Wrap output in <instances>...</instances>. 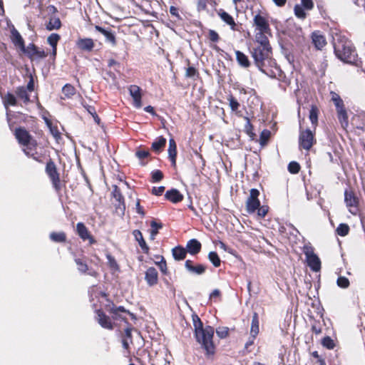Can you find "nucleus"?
<instances>
[{
    "instance_id": "2eb2a0df",
    "label": "nucleus",
    "mask_w": 365,
    "mask_h": 365,
    "mask_svg": "<svg viewBox=\"0 0 365 365\" xmlns=\"http://www.w3.org/2000/svg\"><path fill=\"white\" fill-rule=\"evenodd\" d=\"M145 281L149 286H153L158 283V274L155 268L150 267L145 272Z\"/></svg>"
},
{
    "instance_id": "bb28decb",
    "label": "nucleus",
    "mask_w": 365,
    "mask_h": 365,
    "mask_svg": "<svg viewBox=\"0 0 365 365\" xmlns=\"http://www.w3.org/2000/svg\"><path fill=\"white\" fill-rule=\"evenodd\" d=\"M166 144V139L162 136L158 138L151 145V148L157 153L161 152Z\"/></svg>"
},
{
    "instance_id": "aec40b11",
    "label": "nucleus",
    "mask_w": 365,
    "mask_h": 365,
    "mask_svg": "<svg viewBox=\"0 0 365 365\" xmlns=\"http://www.w3.org/2000/svg\"><path fill=\"white\" fill-rule=\"evenodd\" d=\"M165 197L173 203H178L183 200V195L176 189H171L166 192Z\"/></svg>"
},
{
    "instance_id": "39448f33",
    "label": "nucleus",
    "mask_w": 365,
    "mask_h": 365,
    "mask_svg": "<svg viewBox=\"0 0 365 365\" xmlns=\"http://www.w3.org/2000/svg\"><path fill=\"white\" fill-rule=\"evenodd\" d=\"M113 197L115 200L113 205L115 206V211L118 215L123 216L125 213V205L124 203V198L121 194L120 188L116 185H113V190L112 192Z\"/></svg>"
},
{
    "instance_id": "c03bdc74",
    "label": "nucleus",
    "mask_w": 365,
    "mask_h": 365,
    "mask_svg": "<svg viewBox=\"0 0 365 365\" xmlns=\"http://www.w3.org/2000/svg\"><path fill=\"white\" fill-rule=\"evenodd\" d=\"M60 39V36L57 34H51L47 38L48 43L52 47H56L58 41Z\"/></svg>"
},
{
    "instance_id": "ea45409f",
    "label": "nucleus",
    "mask_w": 365,
    "mask_h": 365,
    "mask_svg": "<svg viewBox=\"0 0 365 365\" xmlns=\"http://www.w3.org/2000/svg\"><path fill=\"white\" fill-rule=\"evenodd\" d=\"M4 106H15L16 104V100L15 96L11 93H7L4 98Z\"/></svg>"
},
{
    "instance_id": "1a4fd4ad",
    "label": "nucleus",
    "mask_w": 365,
    "mask_h": 365,
    "mask_svg": "<svg viewBox=\"0 0 365 365\" xmlns=\"http://www.w3.org/2000/svg\"><path fill=\"white\" fill-rule=\"evenodd\" d=\"M76 232L81 240L83 241L88 240L90 245L95 244L96 240L90 234L88 228L83 222H78L76 225Z\"/></svg>"
},
{
    "instance_id": "7ed1b4c3",
    "label": "nucleus",
    "mask_w": 365,
    "mask_h": 365,
    "mask_svg": "<svg viewBox=\"0 0 365 365\" xmlns=\"http://www.w3.org/2000/svg\"><path fill=\"white\" fill-rule=\"evenodd\" d=\"M334 51L337 57L344 61H351L354 52L351 42L347 40H340L334 43Z\"/></svg>"
},
{
    "instance_id": "6e6552de",
    "label": "nucleus",
    "mask_w": 365,
    "mask_h": 365,
    "mask_svg": "<svg viewBox=\"0 0 365 365\" xmlns=\"http://www.w3.org/2000/svg\"><path fill=\"white\" fill-rule=\"evenodd\" d=\"M259 191L257 189H251L250 195L246 201V209L248 213H254L260 205L258 199Z\"/></svg>"
},
{
    "instance_id": "b1692460",
    "label": "nucleus",
    "mask_w": 365,
    "mask_h": 365,
    "mask_svg": "<svg viewBox=\"0 0 365 365\" xmlns=\"http://www.w3.org/2000/svg\"><path fill=\"white\" fill-rule=\"evenodd\" d=\"M95 29L96 30L101 33L106 37V41L110 43L112 46H115L116 41L113 33H112L110 31L106 30L99 26H96Z\"/></svg>"
},
{
    "instance_id": "4be33fe9",
    "label": "nucleus",
    "mask_w": 365,
    "mask_h": 365,
    "mask_svg": "<svg viewBox=\"0 0 365 365\" xmlns=\"http://www.w3.org/2000/svg\"><path fill=\"white\" fill-rule=\"evenodd\" d=\"M76 45L81 50L91 51L94 47L93 41L91 38H79Z\"/></svg>"
},
{
    "instance_id": "a878e982",
    "label": "nucleus",
    "mask_w": 365,
    "mask_h": 365,
    "mask_svg": "<svg viewBox=\"0 0 365 365\" xmlns=\"http://www.w3.org/2000/svg\"><path fill=\"white\" fill-rule=\"evenodd\" d=\"M259 317L257 313L255 312L252 316L251 328H250V334L253 337H257L259 334Z\"/></svg>"
},
{
    "instance_id": "09e8293b",
    "label": "nucleus",
    "mask_w": 365,
    "mask_h": 365,
    "mask_svg": "<svg viewBox=\"0 0 365 365\" xmlns=\"http://www.w3.org/2000/svg\"><path fill=\"white\" fill-rule=\"evenodd\" d=\"M300 166L297 162H291L288 165V170L291 173L295 174L299 171Z\"/></svg>"
},
{
    "instance_id": "bf43d9fd",
    "label": "nucleus",
    "mask_w": 365,
    "mask_h": 365,
    "mask_svg": "<svg viewBox=\"0 0 365 365\" xmlns=\"http://www.w3.org/2000/svg\"><path fill=\"white\" fill-rule=\"evenodd\" d=\"M114 180H117L118 182H123L125 180V175L124 173H120L119 171H116V173L114 174Z\"/></svg>"
},
{
    "instance_id": "473e14b6",
    "label": "nucleus",
    "mask_w": 365,
    "mask_h": 365,
    "mask_svg": "<svg viewBox=\"0 0 365 365\" xmlns=\"http://www.w3.org/2000/svg\"><path fill=\"white\" fill-rule=\"evenodd\" d=\"M62 93L65 98H70L76 93V88L71 84H66L62 88Z\"/></svg>"
},
{
    "instance_id": "a19ab883",
    "label": "nucleus",
    "mask_w": 365,
    "mask_h": 365,
    "mask_svg": "<svg viewBox=\"0 0 365 365\" xmlns=\"http://www.w3.org/2000/svg\"><path fill=\"white\" fill-rule=\"evenodd\" d=\"M309 119L313 125H317L318 121V109L317 107L312 106V108L309 111Z\"/></svg>"
},
{
    "instance_id": "603ef678",
    "label": "nucleus",
    "mask_w": 365,
    "mask_h": 365,
    "mask_svg": "<svg viewBox=\"0 0 365 365\" xmlns=\"http://www.w3.org/2000/svg\"><path fill=\"white\" fill-rule=\"evenodd\" d=\"M217 335L221 338H225L228 335V328L227 327H219L216 330Z\"/></svg>"
},
{
    "instance_id": "cd10ccee",
    "label": "nucleus",
    "mask_w": 365,
    "mask_h": 365,
    "mask_svg": "<svg viewBox=\"0 0 365 365\" xmlns=\"http://www.w3.org/2000/svg\"><path fill=\"white\" fill-rule=\"evenodd\" d=\"M173 257L175 260H182L185 258L187 251L182 247H176L172 250Z\"/></svg>"
},
{
    "instance_id": "e2e57ef3",
    "label": "nucleus",
    "mask_w": 365,
    "mask_h": 365,
    "mask_svg": "<svg viewBox=\"0 0 365 365\" xmlns=\"http://www.w3.org/2000/svg\"><path fill=\"white\" fill-rule=\"evenodd\" d=\"M165 190V187L160 186L158 187H154L153 188V193L155 195H161Z\"/></svg>"
},
{
    "instance_id": "6ab92c4d",
    "label": "nucleus",
    "mask_w": 365,
    "mask_h": 365,
    "mask_svg": "<svg viewBox=\"0 0 365 365\" xmlns=\"http://www.w3.org/2000/svg\"><path fill=\"white\" fill-rule=\"evenodd\" d=\"M97 320L102 327L108 329H113L112 322L109 317L105 315L101 310L97 311Z\"/></svg>"
},
{
    "instance_id": "49530a36",
    "label": "nucleus",
    "mask_w": 365,
    "mask_h": 365,
    "mask_svg": "<svg viewBox=\"0 0 365 365\" xmlns=\"http://www.w3.org/2000/svg\"><path fill=\"white\" fill-rule=\"evenodd\" d=\"M150 152L147 150H138L135 152V156L140 160H143V159L149 157Z\"/></svg>"
},
{
    "instance_id": "4468645a",
    "label": "nucleus",
    "mask_w": 365,
    "mask_h": 365,
    "mask_svg": "<svg viewBox=\"0 0 365 365\" xmlns=\"http://www.w3.org/2000/svg\"><path fill=\"white\" fill-rule=\"evenodd\" d=\"M254 24L259 31L269 32V26L267 19L261 15H256L254 18Z\"/></svg>"
},
{
    "instance_id": "393cba45",
    "label": "nucleus",
    "mask_w": 365,
    "mask_h": 365,
    "mask_svg": "<svg viewBox=\"0 0 365 365\" xmlns=\"http://www.w3.org/2000/svg\"><path fill=\"white\" fill-rule=\"evenodd\" d=\"M168 155L173 165H175L176 155H177V146L174 139L169 140Z\"/></svg>"
},
{
    "instance_id": "338daca9",
    "label": "nucleus",
    "mask_w": 365,
    "mask_h": 365,
    "mask_svg": "<svg viewBox=\"0 0 365 365\" xmlns=\"http://www.w3.org/2000/svg\"><path fill=\"white\" fill-rule=\"evenodd\" d=\"M220 295V292L219 289H214L211 294H210V299H212L215 297H218Z\"/></svg>"
},
{
    "instance_id": "0eeeda50",
    "label": "nucleus",
    "mask_w": 365,
    "mask_h": 365,
    "mask_svg": "<svg viewBox=\"0 0 365 365\" xmlns=\"http://www.w3.org/2000/svg\"><path fill=\"white\" fill-rule=\"evenodd\" d=\"M304 252L310 269L314 272H319L321 269V261L318 256L314 254L312 248L305 247Z\"/></svg>"
},
{
    "instance_id": "9b49d317",
    "label": "nucleus",
    "mask_w": 365,
    "mask_h": 365,
    "mask_svg": "<svg viewBox=\"0 0 365 365\" xmlns=\"http://www.w3.org/2000/svg\"><path fill=\"white\" fill-rule=\"evenodd\" d=\"M46 173L52 182H59V174L58 173L56 165L52 160H49L46 163Z\"/></svg>"
},
{
    "instance_id": "de8ad7c7",
    "label": "nucleus",
    "mask_w": 365,
    "mask_h": 365,
    "mask_svg": "<svg viewBox=\"0 0 365 365\" xmlns=\"http://www.w3.org/2000/svg\"><path fill=\"white\" fill-rule=\"evenodd\" d=\"M152 175V180L154 182H158L163 180V173L159 170H153L151 173Z\"/></svg>"
},
{
    "instance_id": "7c9ffc66",
    "label": "nucleus",
    "mask_w": 365,
    "mask_h": 365,
    "mask_svg": "<svg viewBox=\"0 0 365 365\" xmlns=\"http://www.w3.org/2000/svg\"><path fill=\"white\" fill-rule=\"evenodd\" d=\"M268 32H262V31H258L256 33L255 35V40L257 43H259L258 46H270L269 43V41L267 37L265 36V34H267Z\"/></svg>"
},
{
    "instance_id": "ddd939ff",
    "label": "nucleus",
    "mask_w": 365,
    "mask_h": 365,
    "mask_svg": "<svg viewBox=\"0 0 365 365\" xmlns=\"http://www.w3.org/2000/svg\"><path fill=\"white\" fill-rule=\"evenodd\" d=\"M140 91H141V89L140 88V87H138V86H135V85H132L129 88L130 94L133 99V104L138 108H139L142 106V103H141L142 96H141Z\"/></svg>"
},
{
    "instance_id": "680f3d73",
    "label": "nucleus",
    "mask_w": 365,
    "mask_h": 365,
    "mask_svg": "<svg viewBox=\"0 0 365 365\" xmlns=\"http://www.w3.org/2000/svg\"><path fill=\"white\" fill-rule=\"evenodd\" d=\"M197 74V70L194 67H189L186 70L185 76L189 78H192Z\"/></svg>"
},
{
    "instance_id": "4d7b16f0",
    "label": "nucleus",
    "mask_w": 365,
    "mask_h": 365,
    "mask_svg": "<svg viewBox=\"0 0 365 365\" xmlns=\"http://www.w3.org/2000/svg\"><path fill=\"white\" fill-rule=\"evenodd\" d=\"M230 106L232 110H237L240 106L239 103L236 99H235L232 96H230L228 98Z\"/></svg>"
},
{
    "instance_id": "6e6d98bb",
    "label": "nucleus",
    "mask_w": 365,
    "mask_h": 365,
    "mask_svg": "<svg viewBox=\"0 0 365 365\" xmlns=\"http://www.w3.org/2000/svg\"><path fill=\"white\" fill-rule=\"evenodd\" d=\"M301 6L307 10H312L314 8V2L312 0H301Z\"/></svg>"
},
{
    "instance_id": "20e7f679",
    "label": "nucleus",
    "mask_w": 365,
    "mask_h": 365,
    "mask_svg": "<svg viewBox=\"0 0 365 365\" xmlns=\"http://www.w3.org/2000/svg\"><path fill=\"white\" fill-rule=\"evenodd\" d=\"M271 49L270 46H257L256 48H253L252 56L255 59V64L261 70L264 65V61L270 58Z\"/></svg>"
},
{
    "instance_id": "a211bd4d",
    "label": "nucleus",
    "mask_w": 365,
    "mask_h": 365,
    "mask_svg": "<svg viewBox=\"0 0 365 365\" xmlns=\"http://www.w3.org/2000/svg\"><path fill=\"white\" fill-rule=\"evenodd\" d=\"M74 261L76 264L78 270L81 273L84 274L86 273L87 271H89L88 273L89 275L93 277H96L98 275V273L95 270H89L88 266L85 261H83L80 258H75Z\"/></svg>"
},
{
    "instance_id": "72a5a7b5",
    "label": "nucleus",
    "mask_w": 365,
    "mask_h": 365,
    "mask_svg": "<svg viewBox=\"0 0 365 365\" xmlns=\"http://www.w3.org/2000/svg\"><path fill=\"white\" fill-rule=\"evenodd\" d=\"M50 238L51 240L56 242H63L66 241V234L63 232H51L50 234Z\"/></svg>"
},
{
    "instance_id": "2f4dec72",
    "label": "nucleus",
    "mask_w": 365,
    "mask_h": 365,
    "mask_svg": "<svg viewBox=\"0 0 365 365\" xmlns=\"http://www.w3.org/2000/svg\"><path fill=\"white\" fill-rule=\"evenodd\" d=\"M61 26V23L59 18L53 16L50 18L49 21L46 25V29L48 31H52L60 29Z\"/></svg>"
},
{
    "instance_id": "c756f323",
    "label": "nucleus",
    "mask_w": 365,
    "mask_h": 365,
    "mask_svg": "<svg viewBox=\"0 0 365 365\" xmlns=\"http://www.w3.org/2000/svg\"><path fill=\"white\" fill-rule=\"evenodd\" d=\"M338 118L341 123L342 126H346L348 125V115L346 110L343 106L336 108Z\"/></svg>"
},
{
    "instance_id": "8fccbe9b",
    "label": "nucleus",
    "mask_w": 365,
    "mask_h": 365,
    "mask_svg": "<svg viewBox=\"0 0 365 365\" xmlns=\"http://www.w3.org/2000/svg\"><path fill=\"white\" fill-rule=\"evenodd\" d=\"M337 285L341 288H346L349 285V281L345 277H339L337 279Z\"/></svg>"
},
{
    "instance_id": "58836bf2",
    "label": "nucleus",
    "mask_w": 365,
    "mask_h": 365,
    "mask_svg": "<svg viewBox=\"0 0 365 365\" xmlns=\"http://www.w3.org/2000/svg\"><path fill=\"white\" fill-rule=\"evenodd\" d=\"M150 226H151L150 238L152 240H154L155 235L158 232V230L162 228V224L161 223H158V222H156L155 221L153 220V221H152L150 222Z\"/></svg>"
},
{
    "instance_id": "f704fd0d",
    "label": "nucleus",
    "mask_w": 365,
    "mask_h": 365,
    "mask_svg": "<svg viewBox=\"0 0 365 365\" xmlns=\"http://www.w3.org/2000/svg\"><path fill=\"white\" fill-rule=\"evenodd\" d=\"M219 15L222 20H223L228 25H230L232 27L235 26V23L233 18L228 13L225 11H220L219 13Z\"/></svg>"
},
{
    "instance_id": "864d4df0",
    "label": "nucleus",
    "mask_w": 365,
    "mask_h": 365,
    "mask_svg": "<svg viewBox=\"0 0 365 365\" xmlns=\"http://www.w3.org/2000/svg\"><path fill=\"white\" fill-rule=\"evenodd\" d=\"M312 330L316 334H320L322 331V326L321 323L319 322H314L312 325Z\"/></svg>"
},
{
    "instance_id": "f8f14e48",
    "label": "nucleus",
    "mask_w": 365,
    "mask_h": 365,
    "mask_svg": "<svg viewBox=\"0 0 365 365\" xmlns=\"http://www.w3.org/2000/svg\"><path fill=\"white\" fill-rule=\"evenodd\" d=\"M186 269L192 274L197 275L202 274L206 270V266L199 264L194 265L191 260H186L185 263Z\"/></svg>"
},
{
    "instance_id": "052dcab7",
    "label": "nucleus",
    "mask_w": 365,
    "mask_h": 365,
    "mask_svg": "<svg viewBox=\"0 0 365 365\" xmlns=\"http://www.w3.org/2000/svg\"><path fill=\"white\" fill-rule=\"evenodd\" d=\"M209 38L213 42H217L219 40V35L214 30L209 31Z\"/></svg>"
},
{
    "instance_id": "423d86ee",
    "label": "nucleus",
    "mask_w": 365,
    "mask_h": 365,
    "mask_svg": "<svg viewBox=\"0 0 365 365\" xmlns=\"http://www.w3.org/2000/svg\"><path fill=\"white\" fill-rule=\"evenodd\" d=\"M315 142L314 133L309 129L301 130L299 136L300 148L309 150Z\"/></svg>"
},
{
    "instance_id": "9d476101",
    "label": "nucleus",
    "mask_w": 365,
    "mask_h": 365,
    "mask_svg": "<svg viewBox=\"0 0 365 365\" xmlns=\"http://www.w3.org/2000/svg\"><path fill=\"white\" fill-rule=\"evenodd\" d=\"M344 201L349 211L354 213L356 211L357 198L351 190H346L344 192Z\"/></svg>"
},
{
    "instance_id": "37998d69",
    "label": "nucleus",
    "mask_w": 365,
    "mask_h": 365,
    "mask_svg": "<svg viewBox=\"0 0 365 365\" xmlns=\"http://www.w3.org/2000/svg\"><path fill=\"white\" fill-rule=\"evenodd\" d=\"M349 231V227L346 224H340L336 228V232L340 236H346Z\"/></svg>"
},
{
    "instance_id": "dca6fc26",
    "label": "nucleus",
    "mask_w": 365,
    "mask_h": 365,
    "mask_svg": "<svg viewBox=\"0 0 365 365\" xmlns=\"http://www.w3.org/2000/svg\"><path fill=\"white\" fill-rule=\"evenodd\" d=\"M27 51L32 60L43 58L46 56V53L43 50L40 49L33 44L28 47Z\"/></svg>"
},
{
    "instance_id": "774afa93",
    "label": "nucleus",
    "mask_w": 365,
    "mask_h": 365,
    "mask_svg": "<svg viewBox=\"0 0 365 365\" xmlns=\"http://www.w3.org/2000/svg\"><path fill=\"white\" fill-rule=\"evenodd\" d=\"M16 42L21 47H22V48L24 47V40L19 34H17V35L16 36Z\"/></svg>"
},
{
    "instance_id": "79ce46f5",
    "label": "nucleus",
    "mask_w": 365,
    "mask_h": 365,
    "mask_svg": "<svg viewBox=\"0 0 365 365\" xmlns=\"http://www.w3.org/2000/svg\"><path fill=\"white\" fill-rule=\"evenodd\" d=\"M270 137V131L268 130H264L260 133L259 136V143L262 146H264L267 144L269 138Z\"/></svg>"
},
{
    "instance_id": "f257e3e1",
    "label": "nucleus",
    "mask_w": 365,
    "mask_h": 365,
    "mask_svg": "<svg viewBox=\"0 0 365 365\" xmlns=\"http://www.w3.org/2000/svg\"><path fill=\"white\" fill-rule=\"evenodd\" d=\"M192 321L197 341L202 345L207 354H213L215 353L212 341L214 329L210 326L203 328L202 323L197 315L192 317Z\"/></svg>"
},
{
    "instance_id": "3c124183",
    "label": "nucleus",
    "mask_w": 365,
    "mask_h": 365,
    "mask_svg": "<svg viewBox=\"0 0 365 365\" xmlns=\"http://www.w3.org/2000/svg\"><path fill=\"white\" fill-rule=\"evenodd\" d=\"M106 258L108 259V265L110 266V268L115 270L118 269V264L113 257H112L110 254H108L106 255Z\"/></svg>"
},
{
    "instance_id": "13d9d810",
    "label": "nucleus",
    "mask_w": 365,
    "mask_h": 365,
    "mask_svg": "<svg viewBox=\"0 0 365 365\" xmlns=\"http://www.w3.org/2000/svg\"><path fill=\"white\" fill-rule=\"evenodd\" d=\"M268 207L267 206H259V208L257 209V215L260 217H264L268 212Z\"/></svg>"
},
{
    "instance_id": "4c0bfd02",
    "label": "nucleus",
    "mask_w": 365,
    "mask_h": 365,
    "mask_svg": "<svg viewBox=\"0 0 365 365\" xmlns=\"http://www.w3.org/2000/svg\"><path fill=\"white\" fill-rule=\"evenodd\" d=\"M304 9H305L302 6L297 4L294 8V14L297 18L304 19L307 16V14L304 11Z\"/></svg>"
},
{
    "instance_id": "e433bc0d",
    "label": "nucleus",
    "mask_w": 365,
    "mask_h": 365,
    "mask_svg": "<svg viewBox=\"0 0 365 365\" xmlns=\"http://www.w3.org/2000/svg\"><path fill=\"white\" fill-rule=\"evenodd\" d=\"M208 259L215 267H217L220 265L221 260L217 252H210L208 254Z\"/></svg>"
},
{
    "instance_id": "a18cd8bd",
    "label": "nucleus",
    "mask_w": 365,
    "mask_h": 365,
    "mask_svg": "<svg viewBox=\"0 0 365 365\" xmlns=\"http://www.w3.org/2000/svg\"><path fill=\"white\" fill-rule=\"evenodd\" d=\"M322 343L324 347H327L329 349H331L334 347V342L329 336L324 337L322 339Z\"/></svg>"
},
{
    "instance_id": "c9c22d12",
    "label": "nucleus",
    "mask_w": 365,
    "mask_h": 365,
    "mask_svg": "<svg viewBox=\"0 0 365 365\" xmlns=\"http://www.w3.org/2000/svg\"><path fill=\"white\" fill-rule=\"evenodd\" d=\"M16 93L17 96L24 100V103H27L29 101V97L27 94L26 90L24 87H19L16 91Z\"/></svg>"
},
{
    "instance_id": "412c9836",
    "label": "nucleus",
    "mask_w": 365,
    "mask_h": 365,
    "mask_svg": "<svg viewBox=\"0 0 365 365\" xmlns=\"http://www.w3.org/2000/svg\"><path fill=\"white\" fill-rule=\"evenodd\" d=\"M185 250L187 252H189L191 255H196L201 250V244L195 239L190 240L186 245Z\"/></svg>"
},
{
    "instance_id": "5701e85b",
    "label": "nucleus",
    "mask_w": 365,
    "mask_h": 365,
    "mask_svg": "<svg viewBox=\"0 0 365 365\" xmlns=\"http://www.w3.org/2000/svg\"><path fill=\"white\" fill-rule=\"evenodd\" d=\"M133 235L135 240L138 242V245L140 247L143 252L145 254H148L149 252V247L147 245L141 232L138 230H135L133 232Z\"/></svg>"
},
{
    "instance_id": "69168bd1",
    "label": "nucleus",
    "mask_w": 365,
    "mask_h": 365,
    "mask_svg": "<svg viewBox=\"0 0 365 365\" xmlns=\"http://www.w3.org/2000/svg\"><path fill=\"white\" fill-rule=\"evenodd\" d=\"M256 339V337H253L251 334H250V336L249 337V339L248 341L246 342L245 346L246 349H248L249 346H252L253 344H254V341H255V339Z\"/></svg>"
},
{
    "instance_id": "f03ea898",
    "label": "nucleus",
    "mask_w": 365,
    "mask_h": 365,
    "mask_svg": "<svg viewBox=\"0 0 365 365\" xmlns=\"http://www.w3.org/2000/svg\"><path fill=\"white\" fill-rule=\"evenodd\" d=\"M15 136L20 144L26 147L24 150V153L27 155L33 157L34 159H36V158L34 156V153H32V150L36 146L37 143L36 140L31 138L29 132L22 128H16L15 130Z\"/></svg>"
},
{
    "instance_id": "c85d7f7f",
    "label": "nucleus",
    "mask_w": 365,
    "mask_h": 365,
    "mask_svg": "<svg viewBox=\"0 0 365 365\" xmlns=\"http://www.w3.org/2000/svg\"><path fill=\"white\" fill-rule=\"evenodd\" d=\"M236 58L238 63L245 68H247L250 66V61L247 56L240 51H235Z\"/></svg>"
},
{
    "instance_id": "0e129e2a",
    "label": "nucleus",
    "mask_w": 365,
    "mask_h": 365,
    "mask_svg": "<svg viewBox=\"0 0 365 365\" xmlns=\"http://www.w3.org/2000/svg\"><path fill=\"white\" fill-rule=\"evenodd\" d=\"M159 266H160L161 271L163 273H165L166 270H167V265H166V262L163 258L162 259L161 262L159 263Z\"/></svg>"
},
{
    "instance_id": "5fc2aeb1",
    "label": "nucleus",
    "mask_w": 365,
    "mask_h": 365,
    "mask_svg": "<svg viewBox=\"0 0 365 365\" xmlns=\"http://www.w3.org/2000/svg\"><path fill=\"white\" fill-rule=\"evenodd\" d=\"M331 94H332L331 99L334 102L336 108H339L341 106H343V102H342L341 99L340 98L339 96L335 93H331Z\"/></svg>"
},
{
    "instance_id": "f3484780",
    "label": "nucleus",
    "mask_w": 365,
    "mask_h": 365,
    "mask_svg": "<svg viewBox=\"0 0 365 365\" xmlns=\"http://www.w3.org/2000/svg\"><path fill=\"white\" fill-rule=\"evenodd\" d=\"M312 42L317 49H322L327 44V41L319 31H314L312 35Z\"/></svg>"
}]
</instances>
